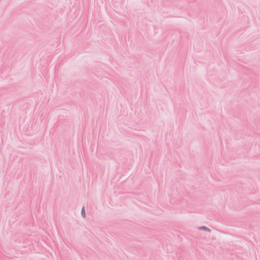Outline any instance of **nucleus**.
Returning a JSON list of instances; mask_svg holds the SVG:
<instances>
[{"label":"nucleus","instance_id":"nucleus-2","mask_svg":"<svg viewBox=\"0 0 260 260\" xmlns=\"http://www.w3.org/2000/svg\"><path fill=\"white\" fill-rule=\"evenodd\" d=\"M200 229L205 230H208V231H210V230L209 229H208L207 228H206L205 226L201 227V228H200Z\"/></svg>","mask_w":260,"mask_h":260},{"label":"nucleus","instance_id":"nucleus-1","mask_svg":"<svg viewBox=\"0 0 260 260\" xmlns=\"http://www.w3.org/2000/svg\"><path fill=\"white\" fill-rule=\"evenodd\" d=\"M81 214H82V216L83 217H85V212L84 208V207L82 208V212H81Z\"/></svg>","mask_w":260,"mask_h":260}]
</instances>
